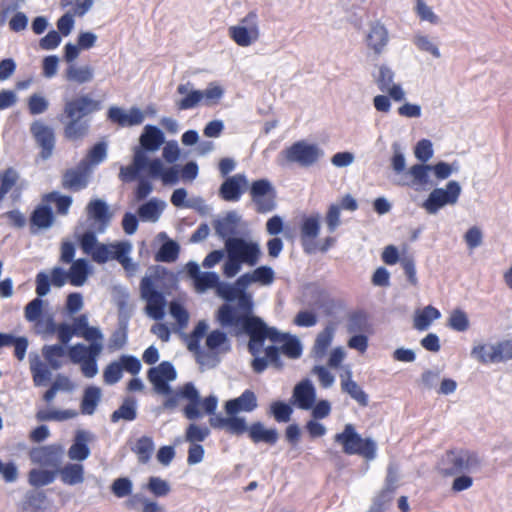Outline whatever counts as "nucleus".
Listing matches in <instances>:
<instances>
[{
	"mask_svg": "<svg viewBox=\"0 0 512 512\" xmlns=\"http://www.w3.org/2000/svg\"><path fill=\"white\" fill-rule=\"evenodd\" d=\"M334 439L343 446V452L347 455H360L366 460L376 458V442L371 438L363 439L352 424H346L344 430L336 434Z\"/></svg>",
	"mask_w": 512,
	"mask_h": 512,
	"instance_id": "obj_6",
	"label": "nucleus"
},
{
	"mask_svg": "<svg viewBox=\"0 0 512 512\" xmlns=\"http://www.w3.org/2000/svg\"><path fill=\"white\" fill-rule=\"evenodd\" d=\"M64 448L60 444L46 445L34 449L31 452V458L34 462L44 467L57 470L62 465Z\"/></svg>",
	"mask_w": 512,
	"mask_h": 512,
	"instance_id": "obj_17",
	"label": "nucleus"
},
{
	"mask_svg": "<svg viewBox=\"0 0 512 512\" xmlns=\"http://www.w3.org/2000/svg\"><path fill=\"white\" fill-rule=\"evenodd\" d=\"M42 355L51 369L59 370L63 366L62 358L67 355V351L63 345H44L42 347Z\"/></svg>",
	"mask_w": 512,
	"mask_h": 512,
	"instance_id": "obj_37",
	"label": "nucleus"
},
{
	"mask_svg": "<svg viewBox=\"0 0 512 512\" xmlns=\"http://www.w3.org/2000/svg\"><path fill=\"white\" fill-rule=\"evenodd\" d=\"M258 407L256 394L246 389L239 397L228 400L225 410L228 415H236L239 412H252Z\"/></svg>",
	"mask_w": 512,
	"mask_h": 512,
	"instance_id": "obj_21",
	"label": "nucleus"
},
{
	"mask_svg": "<svg viewBox=\"0 0 512 512\" xmlns=\"http://www.w3.org/2000/svg\"><path fill=\"white\" fill-rule=\"evenodd\" d=\"M89 274V263L86 259L80 258L72 262L68 271V280L71 285L79 287L84 285Z\"/></svg>",
	"mask_w": 512,
	"mask_h": 512,
	"instance_id": "obj_42",
	"label": "nucleus"
},
{
	"mask_svg": "<svg viewBox=\"0 0 512 512\" xmlns=\"http://www.w3.org/2000/svg\"><path fill=\"white\" fill-rule=\"evenodd\" d=\"M101 344L102 343H90L89 346H86L82 343H78L66 348L67 355L72 363L81 364L91 356L92 347L100 346Z\"/></svg>",
	"mask_w": 512,
	"mask_h": 512,
	"instance_id": "obj_48",
	"label": "nucleus"
},
{
	"mask_svg": "<svg viewBox=\"0 0 512 512\" xmlns=\"http://www.w3.org/2000/svg\"><path fill=\"white\" fill-rule=\"evenodd\" d=\"M61 482L68 486L82 484L85 480V468L80 462H68L56 470Z\"/></svg>",
	"mask_w": 512,
	"mask_h": 512,
	"instance_id": "obj_23",
	"label": "nucleus"
},
{
	"mask_svg": "<svg viewBox=\"0 0 512 512\" xmlns=\"http://www.w3.org/2000/svg\"><path fill=\"white\" fill-rule=\"evenodd\" d=\"M43 200L48 203H55L59 215H67L73 202L71 196L62 195L58 191L46 194Z\"/></svg>",
	"mask_w": 512,
	"mask_h": 512,
	"instance_id": "obj_50",
	"label": "nucleus"
},
{
	"mask_svg": "<svg viewBox=\"0 0 512 512\" xmlns=\"http://www.w3.org/2000/svg\"><path fill=\"white\" fill-rule=\"evenodd\" d=\"M248 187V180L245 174H235L228 177L219 188V195L225 201H238L243 191Z\"/></svg>",
	"mask_w": 512,
	"mask_h": 512,
	"instance_id": "obj_19",
	"label": "nucleus"
},
{
	"mask_svg": "<svg viewBox=\"0 0 512 512\" xmlns=\"http://www.w3.org/2000/svg\"><path fill=\"white\" fill-rule=\"evenodd\" d=\"M147 378L157 394H171L172 388L169 382L176 380L177 372L171 362L163 361L148 370Z\"/></svg>",
	"mask_w": 512,
	"mask_h": 512,
	"instance_id": "obj_13",
	"label": "nucleus"
},
{
	"mask_svg": "<svg viewBox=\"0 0 512 512\" xmlns=\"http://www.w3.org/2000/svg\"><path fill=\"white\" fill-rule=\"evenodd\" d=\"M128 339V324L126 321H120L119 327L115 330L109 339L110 349H121L123 348Z\"/></svg>",
	"mask_w": 512,
	"mask_h": 512,
	"instance_id": "obj_59",
	"label": "nucleus"
},
{
	"mask_svg": "<svg viewBox=\"0 0 512 512\" xmlns=\"http://www.w3.org/2000/svg\"><path fill=\"white\" fill-rule=\"evenodd\" d=\"M281 352L286 356L296 359L301 356L302 346L299 339L295 336H290L289 334L282 342Z\"/></svg>",
	"mask_w": 512,
	"mask_h": 512,
	"instance_id": "obj_62",
	"label": "nucleus"
},
{
	"mask_svg": "<svg viewBox=\"0 0 512 512\" xmlns=\"http://www.w3.org/2000/svg\"><path fill=\"white\" fill-rule=\"evenodd\" d=\"M491 355L484 358L482 355L480 356L482 360V364L487 363H500L505 362L512 359V341L505 340L501 342H497L495 344H491L490 347Z\"/></svg>",
	"mask_w": 512,
	"mask_h": 512,
	"instance_id": "obj_33",
	"label": "nucleus"
},
{
	"mask_svg": "<svg viewBox=\"0 0 512 512\" xmlns=\"http://www.w3.org/2000/svg\"><path fill=\"white\" fill-rule=\"evenodd\" d=\"M242 277L246 278V287L251 283L257 282L262 285H270L274 280V271L269 266H260L252 273H245Z\"/></svg>",
	"mask_w": 512,
	"mask_h": 512,
	"instance_id": "obj_46",
	"label": "nucleus"
},
{
	"mask_svg": "<svg viewBox=\"0 0 512 512\" xmlns=\"http://www.w3.org/2000/svg\"><path fill=\"white\" fill-rule=\"evenodd\" d=\"M367 47L373 51L376 56H380L386 50L389 43V32L380 22H374L370 25L365 38Z\"/></svg>",
	"mask_w": 512,
	"mask_h": 512,
	"instance_id": "obj_18",
	"label": "nucleus"
},
{
	"mask_svg": "<svg viewBox=\"0 0 512 512\" xmlns=\"http://www.w3.org/2000/svg\"><path fill=\"white\" fill-rule=\"evenodd\" d=\"M101 109V102L92 99L89 95H81L64 104V115L66 118L85 119L86 116Z\"/></svg>",
	"mask_w": 512,
	"mask_h": 512,
	"instance_id": "obj_15",
	"label": "nucleus"
},
{
	"mask_svg": "<svg viewBox=\"0 0 512 512\" xmlns=\"http://www.w3.org/2000/svg\"><path fill=\"white\" fill-rule=\"evenodd\" d=\"M335 333L334 324L330 323L317 335L313 353L315 358L321 359L325 356L328 347L331 345Z\"/></svg>",
	"mask_w": 512,
	"mask_h": 512,
	"instance_id": "obj_41",
	"label": "nucleus"
},
{
	"mask_svg": "<svg viewBox=\"0 0 512 512\" xmlns=\"http://www.w3.org/2000/svg\"><path fill=\"white\" fill-rule=\"evenodd\" d=\"M55 217L53 211L48 205H38L32 212L30 217L31 232L36 233L34 227L37 229H48L54 223Z\"/></svg>",
	"mask_w": 512,
	"mask_h": 512,
	"instance_id": "obj_31",
	"label": "nucleus"
},
{
	"mask_svg": "<svg viewBox=\"0 0 512 512\" xmlns=\"http://www.w3.org/2000/svg\"><path fill=\"white\" fill-rule=\"evenodd\" d=\"M429 172H431L430 164H414L406 172V176L409 175L411 180L409 181L406 177L401 176L395 183L400 186H425L429 184Z\"/></svg>",
	"mask_w": 512,
	"mask_h": 512,
	"instance_id": "obj_26",
	"label": "nucleus"
},
{
	"mask_svg": "<svg viewBox=\"0 0 512 512\" xmlns=\"http://www.w3.org/2000/svg\"><path fill=\"white\" fill-rule=\"evenodd\" d=\"M319 231V215H312L303 220L301 226V241L306 253L311 254L315 251L311 241L318 236Z\"/></svg>",
	"mask_w": 512,
	"mask_h": 512,
	"instance_id": "obj_27",
	"label": "nucleus"
},
{
	"mask_svg": "<svg viewBox=\"0 0 512 512\" xmlns=\"http://www.w3.org/2000/svg\"><path fill=\"white\" fill-rule=\"evenodd\" d=\"M148 156L146 153L135 148L133 162L129 166H121L119 172V178L123 182H132L138 178V174L146 169Z\"/></svg>",
	"mask_w": 512,
	"mask_h": 512,
	"instance_id": "obj_24",
	"label": "nucleus"
},
{
	"mask_svg": "<svg viewBox=\"0 0 512 512\" xmlns=\"http://www.w3.org/2000/svg\"><path fill=\"white\" fill-rule=\"evenodd\" d=\"M323 157L324 150L318 144L299 140L280 152L278 163L281 166L297 164L302 168H309Z\"/></svg>",
	"mask_w": 512,
	"mask_h": 512,
	"instance_id": "obj_4",
	"label": "nucleus"
},
{
	"mask_svg": "<svg viewBox=\"0 0 512 512\" xmlns=\"http://www.w3.org/2000/svg\"><path fill=\"white\" fill-rule=\"evenodd\" d=\"M484 460L478 453L455 449L445 453L438 464V470L443 476H456L465 473H476L482 469Z\"/></svg>",
	"mask_w": 512,
	"mask_h": 512,
	"instance_id": "obj_3",
	"label": "nucleus"
},
{
	"mask_svg": "<svg viewBox=\"0 0 512 512\" xmlns=\"http://www.w3.org/2000/svg\"><path fill=\"white\" fill-rule=\"evenodd\" d=\"M95 439L91 431L78 429L75 432L71 446L67 451L70 461L80 462L87 460L91 455L89 443Z\"/></svg>",
	"mask_w": 512,
	"mask_h": 512,
	"instance_id": "obj_16",
	"label": "nucleus"
},
{
	"mask_svg": "<svg viewBox=\"0 0 512 512\" xmlns=\"http://www.w3.org/2000/svg\"><path fill=\"white\" fill-rule=\"evenodd\" d=\"M239 221L238 213L229 211L224 217H218L213 221V228L216 235L226 241V239L233 238L232 235L236 234Z\"/></svg>",
	"mask_w": 512,
	"mask_h": 512,
	"instance_id": "obj_25",
	"label": "nucleus"
},
{
	"mask_svg": "<svg viewBox=\"0 0 512 512\" xmlns=\"http://www.w3.org/2000/svg\"><path fill=\"white\" fill-rule=\"evenodd\" d=\"M413 44L418 50L431 54L434 58H440L441 53L438 45L427 35L416 34L413 37Z\"/></svg>",
	"mask_w": 512,
	"mask_h": 512,
	"instance_id": "obj_54",
	"label": "nucleus"
},
{
	"mask_svg": "<svg viewBox=\"0 0 512 512\" xmlns=\"http://www.w3.org/2000/svg\"><path fill=\"white\" fill-rule=\"evenodd\" d=\"M19 173L12 167L0 174V201L10 192L19 180Z\"/></svg>",
	"mask_w": 512,
	"mask_h": 512,
	"instance_id": "obj_55",
	"label": "nucleus"
},
{
	"mask_svg": "<svg viewBox=\"0 0 512 512\" xmlns=\"http://www.w3.org/2000/svg\"><path fill=\"white\" fill-rule=\"evenodd\" d=\"M269 412L277 422L287 423L291 419L293 409L289 404L278 400L271 403Z\"/></svg>",
	"mask_w": 512,
	"mask_h": 512,
	"instance_id": "obj_57",
	"label": "nucleus"
},
{
	"mask_svg": "<svg viewBox=\"0 0 512 512\" xmlns=\"http://www.w3.org/2000/svg\"><path fill=\"white\" fill-rule=\"evenodd\" d=\"M131 450L136 454L139 463L147 464L155 450L153 438L146 435L141 436Z\"/></svg>",
	"mask_w": 512,
	"mask_h": 512,
	"instance_id": "obj_45",
	"label": "nucleus"
},
{
	"mask_svg": "<svg viewBox=\"0 0 512 512\" xmlns=\"http://www.w3.org/2000/svg\"><path fill=\"white\" fill-rule=\"evenodd\" d=\"M346 375H347V379H344L342 377V380H341L342 391L347 393L360 406L366 407L369 403V398H368L367 393L354 380L351 379V377H352L351 370H347Z\"/></svg>",
	"mask_w": 512,
	"mask_h": 512,
	"instance_id": "obj_35",
	"label": "nucleus"
},
{
	"mask_svg": "<svg viewBox=\"0 0 512 512\" xmlns=\"http://www.w3.org/2000/svg\"><path fill=\"white\" fill-rule=\"evenodd\" d=\"M249 437L254 443H266L275 445L279 439V433L276 428H265L261 422H254L249 426Z\"/></svg>",
	"mask_w": 512,
	"mask_h": 512,
	"instance_id": "obj_29",
	"label": "nucleus"
},
{
	"mask_svg": "<svg viewBox=\"0 0 512 512\" xmlns=\"http://www.w3.org/2000/svg\"><path fill=\"white\" fill-rule=\"evenodd\" d=\"M43 300L35 298L31 300L24 308V317L28 322L37 323L43 312Z\"/></svg>",
	"mask_w": 512,
	"mask_h": 512,
	"instance_id": "obj_63",
	"label": "nucleus"
},
{
	"mask_svg": "<svg viewBox=\"0 0 512 512\" xmlns=\"http://www.w3.org/2000/svg\"><path fill=\"white\" fill-rule=\"evenodd\" d=\"M249 192L258 213L266 214L276 209L277 192L270 180L262 178L253 181Z\"/></svg>",
	"mask_w": 512,
	"mask_h": 512,
	"instance_id": "obj_9",
	"label": "nucleus"
},
{
	"mask_svg": "<svg viewBox=\"0 0 512 512\" xmlns=\"http://www.w3.org/2000/svg\"><path fill=\"white\" fill-rule=\"evenodd\" d=\"M141 298L146 301V313L154 320H162L165 315L166 299L155 287L153 280L145 276L140 282Z\"/></svg>",
	"mask_w": 512,
	"mask_h": 512,
	"instance_id": "obj_10",
	"label": "nucleus"
},
{
	"mask_svg": "<svg viewBox=\"0 0 512 512\" xmlns=\"http://www.w3.org/2000/svg\"><path fill=\"white\" fill-rule=\"evenodd\" d=\"M246 278L240 277L233 283L222 282L219 280L215 289L217 296L227 302L237 301L236 306H232L235 315H247L253 312V297L247 292L245 285Z\"/></svg>",
	"mask_w": 512,
	"mask_h": 512,
	"instance_id": "obj_5",
	"label": "nucleus"
},
{
	"mask_svg": "<svg viewBox=\"0 0 512 512\" xmlns=\"http://www.w3.org/2000/svg\"><path fill=\"white\" fill-rule=\"evenodd\" d=\"M67 81L77 84L89 83L94 79V68L90 65L76 66L71 64L65 71Z\"/></svg>",
	"mask_w": 512,
	"mask_h": 512,
	"instance_id": "obj_40",
	"label": "nucleus"
},
{
	"mask_svg": "<svg viewBox=\"0 0 512 512\" xmlns=\"http://www.w3.org/2000/svg\"><path fill=\"white\" fill-rule=\"evenodd\" d=\"M123 366L119 361L109 363L103 372L104 382L108 385L118 383L122 378Z\"/></svg>",
	"mask_w": 512,
	"mask_h": 512,
	"instance_id": "obj_64",
	"label": "nucleus"
},
{
	"mask_svg": "<svg viewBox=\"0 0 512 512\" xmlns=\"http://www.w3.org/2000/svg\"><path fill=\"white\" fill-rule=\"evenodd\" d=\"M397 481V475L392 466H389L387 476H386V485L381 494L374 501L371 506L369 512H382V505L385 501H388L391 497V494L395 490V483Z\"/></svg>",
	"mask_w": 512,
	"mask_h": 512,
	"instance_id": "obj_44",
	"label": "nucleus"
},
{
	"mask_svg": "<svg viewBox=\"0 0 512 512\" xmlns=\"http://www.w3.org/2000/svg\"><path fill=\"white\" fill-rule=\"evenodd\" d=\"M229 37L240 47H249L260 38V29H251L231 26L228 29Z\"/></svg>",
	"mask_w": 512,
	"mask_h": 512,
	"instance_id": "obj_32",
	"label": "nucleus"
},
{
	"mask_svg": "<svg viewBox=\"0 0 512 512\" xmlns=\"http://www.w3.org/2000/svg\"><path fill=\"white\" fill-rule=\"evenodd\" d=\"M147 489L155 496V497H165L170 491L171 487L168 481L157 477L151 476L148 479Z\"/></svg>",
	"mask_w": 512,
	"mask_h": 512,
	"instance_id": "obj_60",
	"label": "nucleus"
},
{
	"mask_svg": "<svg viewBox=\"0 0 512 512\" xmlns=\"http://www.w3.org/2000/svg\"><path fill=\"white\" fill-rule=\"evenodd\" d=\"M137 418V401L133 397H126L120 407L116 409L110 416L112 423L120 420L134 421Z\"/></svg>",
	"mask_w": 512,
	"mask_h": 512,
	"instance_id": "obj_39",
	"label": "nucleus"
},
{
	"mask_svg": "<svg viewBox=\"0 0 512 512\" xmlns=\"http://www.w3.org/2000/svg\"><path fill=\"white\" fill-rule=\"evenodd\" d=\"M64 136L70 141L82 140L89 132L90 121L87 119L67 118Z\"/></svg>",
	"mask_w": 512,
	"mask_h": 512,
	"instance_id": "obj_34",
	"label": "nucleus"
},
{
	"mask_svg": "<svg viewBox=\"0 0 512 512\" xmlns=\"http://www.w3.org/2000/svg\"><path fill=\"white\" fill-rule=\"evenodd\" d=\"M30 133L34 138L37 147L40 149L38 157L43 161L50 159L56 146L54 129L41 120H35L30 125Z\"/></svg>",
	"mask_w": 512,
	"mask_h": 512,
	"instance_id": "obj_11",
	"label": "nucleus"
},
{
	"mask_svg": "<svg viewBox=\"0 0 512 512\" xmlns=\"http://www.w3.org/2000/svg\"><path fill=\"white\" fill-rule=\"evenodd\" d=\"M393 155L391 157V168L397 175H402L406 170V159L401 149V145L397 142L392 144Z\"/></svg>",
	"mask_w": 512,
	"mask_h": 512,
	"instance_id": "obj_61",
	"label": "nucleus"
},
{
	"mask_svg": "<svg viewBox=\"0 0 512 512\" xmlns=\"http://www.w3.org/2000/svg\"><path fill=\"white\" fill-rule=\"evenodd\" d=\"M103 350V344L92 347L91 356L81 363V371L87 378H93L98 374L97 358Z\"/></svg>",
	"mask_w": 512,
	"mask_h": 512,
	"instance_id": "obj_56",
	"label": "nucleus"
},
{
	"mask_svg": "<svg viewBox=\"0 0 512 512\" xmlns=\"http://www.w3.org/2000/svg\"><path fill=\"white\" fill-rule=\"evenodd\" d=\"M57 476L56 470L32 469L29 472V483L34 487H42L54 482Z\"/></svg>",
	"mask_w": 512,
	"mask_h": 512,
	"instance_id": "obj_53",
	"label": "nucleus"
},
{
	"mask_svg": "<svg viewBox=\"0 0 512 512\" xmlns=\"http://www.w3.org/2000/svg\"><path fill=\"white\" fill-rule=\"evenodd\" d=\"M225 249L227 253H231L242 263L254 266L260 257L261 251L259 244L256 242H248L244 238H228L225 241Z\"/></svg>",
	"mask_w": 512,
	"mask_h": 512,
	"instance_id": "obj_12",
	"label": "nucleus"
},
{
	"mask_svg": "<svg viewBox=\"0 0 512 512\" xmlns=\"http://www.w3.org/2000/svg\"><path fill=\"white\" fill-rule=\"evenodd\" d=\"M108 119L121 127H131L143 123L144 113L137 107H132L128 112L124 109L112 106L108 110Z\"/></svg>",
	"mask_w": 512,
	"mask_h": 512,
	"instance_id": "obj_20",
	"label": "nucleus"
},
{
	"mask_svg": "<svg viewBox=\"0 0 512 512\" xmlns=\"http://www.w3.org/2000/svg\"><path fill=\"white\" fill-rule=\"evenodd\" d=\"M370 328L367 315L363 312H356L349 316L347 321V332L359 334L367 332Z\"/></svg>",
	"mask_w": 512,
	"mask_h": 512,
	"instance_id": "obj_52",
	"label": "nucleus"
},
{
	"mask_svg": "<svg viewBox=\"0 0 512 512\" xmlns=\"http://www.w3.org/2000/svg\"><path fill=\"white\" fill-rule=\"evenodd\" d=\"M91 170L85 161H80L77 166L64 171L61 186L65 190L81 191L88 186Z\"/></svg>",
	"mask_w": 512,
	"mask_h": 512,
	"instance_id": "obj_14",
	"label": "nucleus"
},
{
	"mask_svg": "<svg viewBox=\"0 0 512 512\" xmlns=\"http://www.w3.org/2000/svg\"><path fill=\"white\" fill-rule=\"evenodd\" d=\"M219 276L215 272H203L194 282L195 290L198 293H204L209 289H216L219 282Z\"/></svg>",
	"mask_w": 512,
	"mask_h": 512,
	"instance_id": "obj_58",
	"label": "nucleus"
},
{
	"mask_svg": "<svg viewBox=\"0 0 512 512\" xmlns=\"http://www.w3.org/2000/svg\"><path fill=\"white\" fill-rule=\"evenodd\" d=\"M168 398L163 402L165 410L175 409L181 398L188 400V404L184 408V415L189 420H197L202 417L199 410L200 394L192 382L185 383L177 392L166 394Z\"/></svg>",
	"mask_w": 512,
	"mask_h": 512,
	"instance_id": "obj_8",
	"label": "nucleus"
},
{
	"mask_svg": "<svg viewBox=\"0 0 512 512\" xmlns=\"http://www.w3.org/2000/svg\"><path fill=\"white\" fill-rule=\"evenodd\" d=\"M461 192L462 188L459 182L451 180L445 187L434 188L422 203L421 207L429 215H436L445 206L456 205Z\"/></svg>",
	"mask_w": 512,
	"mask_h": 512,
	"instance_id": "obj_7",
	"label": "nucleus"
},
{
	"mask_svg": "<svg viewBox=\"0 0 512 512\" xmlns=\"http://www.w3.org/2000/svg\"><path fill=\"white\" fill-rule=\"evenodd\" d=\"M102 391L97 386H89L84 390L80 404L81 413L93 415L101 401Z\"/></svg>",
	"mask_w": 512,
	"mask_h": 512,
	"instance_id": "obj_38",
	"label": "nucleus"
},
{
	"mask_svg": "<svg viewBox=\"0 0 512 512\" xmlns=\"http://www.w3.org/2000/svg\"><path fill=\"white\" fill-rule=\"evenodd\" d=\"M293 399L298 408L309 410L313 407L316 400V391L309 379H304L295 385L293 389Z\"/></svg>",
	"mask_w": 512,
	"mask_h": 512,
	"instance_id": "obj_22",
	"label": "nucleus"
},
{
	"mask_svg": "<svg viewBox=\"0 0 512 512\" xmlns=\"http://www.w3.org/2000/svg\"><path fill=\"white\" fill-rule=\"evenodd\" d=\"M163 132L154 125H146L140 136L141 150L154 152L164 143Z\"/></svg>",
	"mask_w": 512,
	"mask_h": 512,
	"instance_id": "obj_28",
	"label": "nucleus"
},
{
	"mask_svg": "<svg viewBox=\"0 0 512 512\" xmlns=\"http://www.w3.org/2000/svg\"><path fill=\"white\" fill-rule=\"evenodd\" d=\"M216 320L222 328L228 329L231 335H248V351L252 356L261 354L266 339L261 318L253 315V312L237 316L231 304L225 303L218 308Z\"/></svg>",
	"mask_w": 512,
	"mask_h": 512,
	"instance_id": "obj_1",
	"label": "nucleus"
},
{
	"mask_svg": "<svg viewBox=\"0 0 512 512\" xmlns=\"http://www.w3.org/2000/svg\"><path fill=\"white\" fill-rule=\"evenodd\" d=\"M177 92L181 95H185L184 98L176 102V106L179 110L192 109L203 100L202 91L193 90L190 82L178 85Z\"/></svg>",
	"mask_w": 512,
	"mask_h": 512,
	"instance_id": "obj_30",
	"label": "nucleus"
},
{
	"mask_svg": "<svg viewBox=\"0 0 512 512\" xmlns=\"http://www.w3.org/2000/svg\"><path fill=\"white\" fill-rule=\"evenodd\" d=\"M166 203L157 198H152L140 205L138 215L142 221L156 222L160 218Z\"/></svg>",
	"mask_w": 512,
	"mask_h": 512,
	"instance_id": "obj_36",
	"label": "nucleus"
},
{
	"mask_svg": "<svg viewBox=\"0 0 512 512\" xmlns=\"http://www.w3.org/2000/svg\"><path fill=\"white\" fill-rule=\"evenodd\" d=\"M107 158V143L104 141L96 143L88 152L87 156L81 161L88 164L92 171L93 167L99 165Z\"/></svg>",
	"mask_w": 512,
	"mask_h": 512,
	"instance_id": "obj_49",
	"label": "nucleus"
},
{
	"mask_svg": "<svg viewBox=\"0 0 512 512\" xmlns=\"http://www.w3.org/2000/svg\"><path fill=\"white\" fill-rule=\"evenodd\" d=\"M441 314L438 309L428 305L422 311L418 312L414 317V327L419 331L428 329L434 320L440 318Z\"/></svg>",
	"mask_w": 512,
	"mask_h": 512,
	"instance_id": "obj_47",
	"label": "nucleus"
},
{
	"mask_svg": "<svg viewBox=\"0 0 512 512\" xmlns=\"http://www.w3.org/2000/svg\"><path fill=\"white\" fill-rule=\"evenodd\" d=\"M86 213L88 219L93 221V229L84 232L80 238V247L85 254L90 253L99 244L97 241L96 233L102 234L109 227L112 219L113 212L110 211L108 204L102 199H91L86 206Z\"/></svg>",
	"mask_w": 512,
	"mask_h": 512,
	"instance_id": "obj_2",
	"label": "nucleus"
},
{
	"mask_svg": "<svg viewBox=\"0 0 512 512\" xmlns=\"http://www.w3.org/2000/svg\"><path fill=\"white\" fill-rule=\"evenodd\" d=\"M49 368V366L39 359L38 355L30 358V371L33 383L36 387L46 385V383L51 379L52 374Z\"/></svg>",
	"mask_w": 512,
	"mask_h": 512,
	"instance_id": "obj_43",
	"label": "nucleus"
},
{
	"mask_svg": "<svg viewBox=\"0 0 512 512\" xmlns=\"http://www.w3.org/2000/svg\"><path fill=\"white\" fill-rule=\"evenodd\" d=\"M180 246L173 240L164 242L156 253L155 259L159 262H174L179 255Z\"/></svg>",
	"mask_w": 512,
	"mask_h": 512,
	"instance_id": "obj_51",
	"label": "nucleus"
}]
</instances>
